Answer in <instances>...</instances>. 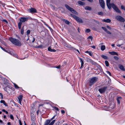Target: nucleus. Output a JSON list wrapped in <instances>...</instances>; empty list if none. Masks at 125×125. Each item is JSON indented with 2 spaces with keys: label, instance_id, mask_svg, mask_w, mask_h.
I'll list each match as a JSON object with an SVG mask.
<instances>
[{
  "label": "nucleus",
  "instance_id": "f257e3e1",
  "mask_svg": "<svg viewBox=\"0 0 125 125\" xmlns=\"http://www.w3.org/2000/svg\"><path fill=\"white\" fill-rule=\"evenodd\" d=\"M9 40L12 43L16 46H20L21 45V42L18 39L12 38H10Z\"/></svg>",
  "mask_w": 125,
  "mask_h": 125
},
{
  "label": "nucleus",
  "instance_id": "f03ea898",
  "mask_svg": "<svg viewBox=\"0 0 125 125\" xmlns=\"http://www.w3.org/2000/svg\"><path fill=\"white\" fill-rule=\"evenodd\" d=\"M28 19V18L25 17H21L19 19L20 22L18 24V26L19 29H20L21 28L22 23H23L27 21Z\"/></svg>",
  "mask_w": 125,
  "mask_h": 125
},
{
  "label": "nucleus",
  "instance_id": "7ed1b4c3",
  "mask_svg": "<svg viewBox=\"0 0 125 125\" xmlns=\"http://www.w3.org/2000/svg\"><path fill=\"white\" fill-rule=\"evenodd\" d=\"M98 80V78L96 77H94L91 78L89 79V85L91 86L94 83L96 82Z\"/></svg>",
  "mask_w": 125,
  "mask_h": 125
},
{
  "label": "nucleus",
  "instance_id": "20e7f679",
  "mask_svg": "<svg viewBox=\"0 0 125 125\" xmlns=\"http://www.w3.org/2000/svg\"><path fill=\"white\" fill-rule=\"evenodd\" d=\"M65 6L67 9L72 13L74 14H77V12L74 9L71 8L67 4H65Z\"/></svg>",
  "mask_w": 125,
  "mask_h": 125
},
{
  "label": "nucleus",
  "instance_id": "39448f33",
  "mask_svg": "<svg viewBox=\"0 0 125 125\" xmlns=\"http://www.w3.org/2000/svg\"><path fill=\"white\" fill-rule=\"evenodd\" d=\"M4 89L5 91L7 92L8 93H11L13 89V88L11 86H10L8 85H7V86Z\"/></svg>",
  "mask_w": 125,
  "mask_h": 125
},
{
  "label": "nucleus",
  "instance_id": "423d86ee",
  "mask_svg": "<svg viewBox=\"0 0 125 125\" xmlns=\"http://www.w3.org/2000/svg\"><path fill=\"white\" fill-rule=\"evenodd\" d=\"M112 5L113 6L112 8L116 12L120 13H121V11L114 3H113Z\"/></svg>",
  "mask_w": 125,
  "mask_h": 125
},
{
  "label": "nucleus",
  "instance_id": "0eeeda50",
  "mask_svg": "<svg viewBox=\"0 0 125 125\" xmlns=\"http://www.w3.org/2000/svg\"><path fill=\"white\" fill-rule=\"evenodd\" d=\"M107 88V87L104 86L98 89V91L101 94L104 93Z\"/></svg>",
  "mask_w": 125,
  "mask_h": 125
},
{
  "label": "nucleus",
  "instance_id": "6e6552de",
  "mask_svg": "<svg viewBox=\"0 0 125 125\" xmlns=\"http://www.w3.org/2000/svg\"><path fill=\"white\" fill-rule=\"evenodd\" d=\"M115 19L121 22H124L125 21L124 19L121 16H116Z\"/></svg>",
  "mask_w": 125,
  "mask_h": 125
},
{
  "label": "nucleus",
  "instance_id": "1a4fd4ad",
  "mask_svg": "<svg viewBox=\"0 0 125 125\" xmlns=\"http://www.w3.org/2000/svg\"><path fill=\"white\" fill-rule=\"evenodd\" d=\"M99 3L102 8L104 9L105 8V3L103 0H99Z\"/></svg>",
  "mask_w": 125,
  "mask_h": 125
},
{
  "label": "nucleus",
  "instance_id": "9d476101",
  "mask_svg": "<svg viewBox=\"0 0 125 125\" xmlns=\"http://www.w3.org/2000/svg\"><path fill=\"white\" fill-rule=\"evenodd\" d=\"M28 10L31 13H34L37 12L36 9L34 8H31L29 9Z\"/></svg>",
  "mask_w": 125,
  "mask_h": 125
},
{
  "label": "nucleus",
  "instance_id": "9b49d317",
  "mask_svg": "<svg viewBox=\"0 0 125 125\" xmlns=\"http://www.w3.org/2000/svg\"><path fill=\"white\" fill-rule=\"evenodd\" d=\"M106 1V5L107 7L109 9H110L111 8V7L112 6V7H113L112 4L113 3H112L111 4L110 3V1Z\"/></svg>",
  "mask_w": 125,
  "mask_h": 125
},
{
  "label": "nucleus",
  "instance_id": "f8f14e48",
  "mask_svg": "<svg viewBox=\"0 0 125 125\" xmlns=\"http://www.w3.org/2000/svg\"><path fill=\"white\" fill-rule=\"evenodd\" d=\"M102 28L107 34H111V33L109 31H108L107 29L105 27H102Z\"/></svg>",
  "mask_w": 125,
  "mask_h": 125
},
{
  "label": "nucleus",
  "instance_id": "ddd939ff",
  "mask_svg": "<svg viewBox=\"0 0 125 125\" xmlns=\"http://www.w3.org/2000/svg\"><path fill=\"white\" fill-rule=\"evenodd\" d=\"M71 15L76 21H77V22H78V17H77L75 15L72 14H71Z\"/></svg>",
  "mask_w": 125,
  "mask_h": 125
},
{
  "label": "nucleus",
  "instance_id": "4468645a",
  "mask_svg": "<svg viewBox=\"0 0 125 125\" xmlns=\"http://www.w3.org/2000/svg\"><path fill=\"white\" fill-rule=\"evenodd\" d=\"M22 96H23L22 95H19L18 97V99L19 101V103L21 104V102L22 100Z\"/></svg>",
  "mask_w": 125,
  "mask_h": 125
},
{
  "label": "nucleus",
  "instance_id": "2eb2a0df",
  "mask_svg": "<svg viewBox=\"0 0 125 125\" xmlns=\"http://www.w3.org/2000/svg\"><path fill=\"white\" fill-rule=\"evenodd\" d=\"M102 21L106 23H110L111 21V20L109 19H104L102 20Z\"/></svg>",
  "mask_w": 125,
  "mask_h": 125
},
{
  "label": "nucleus",
  "instance_id": "dca6fc26",
  "mask_svg": "<svg viewBox=\"0 0 125 125\" xmlns=\"http://www.w3.org/2000/svg\"><path fill=\"white\" fill-rule=\"evenodd\" d=\"M109 53L110 54H111L112 55H118V54L117 53L114 51L111 52H109Z\"/></svg>",
  "mask_w": 125,
  "mask_h": 125
},
{
  "label": "nucleus",
  "instance_id": "f3484780",
  "mask_svg": "<svg viewBox=\"0 0 125 125\" xmlns=\"http://www.w3.org/2000/svg\"><path fill=\"white\" fill-rule=\"evenodd\" d=\"M91 63L92 64V65H95L97 66L98 65V64L96 63V62L94 61L93 60H92L91 62Z\"/></svg>",
  "mask_w": 125,
  "mask_h": 125
},
{
  "label": "nucleus",
  "instance_id": "a211bd4d",
  "mask_svg": "<svg viewBox=\"0 0 125 125\" xmlns=\"http://www.w3.org/2000/svg\"><path fill=\"white\" fill-rule=\"evenodd\" d=\"M79 59H80V62H81V66L80 68V69L82 67L84 64L83 61L82 59L81 58H79Z\"/></svg>",
  "mask_w": 125,
  "mask_h": 125
},
{
  "label": "nucleus",
  "instance_id": "6ab92c4d",
  "mask_svg": "<svg viewBox=\"0 0 125 125\" xmlns=\"http://www.w3.org/2000/svg\"><path fill=\"white\" fill-rule=\"evenodd\" d=\"M86 10H92V8L89 6H86L84 8Z\"/></svg>",
  "mask_w": 125,
  "mask_h": 125
},
{
  "label": "nucleus",
  "instance_id": "aec40b11",
  "mask_svg": "<svg viewBox=\"0 0 125 125\" xmlns=\"http://www.w3.org/2000/svg\"><path fill=\"white\" fill-rule=\"evenodd\" d=\"M50 120H46L44 123V125H48L49 124L50 122Z\"/></svg>",
  "mask_w": 125,
  "mask_h": 125
},
{
  "label": "nucleus",
  "instance_id": "412c9836",
  "mask_svg": "<svg viewBox=\"0 0 125 125\" xmlns=\"http://www.w3.org/2000/svg\"><path fill=\"white\" fill-rule=\"evenodd\" d=\"M48 50L49 51L52 52H55L56 51L55 50L51 49L50 47L48 48Z\"/></svg>",
  "mask_w": 125,
  "mask_h": 125
},
{
  "label": "nucleus",
  "instance_id": "4be33fe9",
  "mask_svg": "<svg viewBox=\"0 0 125 125\" xmlns=\"http://www.w3.org/2000/svg\"><path fill=\"white\" fill-rule=\"evenodd\" d=\"M0 102L1 103H3L5 106H8L7 104L5 103V101L4 100H1L0 101Z\"/></svg>",
  "mask_w": 125,
  "mask_h": 125
},
{
  "label": "nucleus",
  "instance_id": "5701e85b",
  "mask_svg": "<svg viewBox=\"0 0 125 125\" xmlns=\"http://www.w3.org/2000/svg\"><path fill=\"white\" fill-rule=\"evenodd\" d=\"M122 98L121 97H119L117 98V103L119 104H120V99H121Z\"/></svg>",
  "mask_w": 125,
  "mask_h": 125
},
{
  "label": "nucleus",
  "instance_id": "b1692460",
  "mask_svg": "<svg viewBox=\"0 0 125 125\" xmlns=\"http://www.w3.org/2000/svg\"><path fill=\"white\" fill-rule=\"evenodd\" d=\"M119 66L120 69L121 70L124 71L125 70L124 69V67L123 65H119Z\"/></svg>",
  "mask_w": 125,
  "mask_h": 125
},
{
  "label": "nucleus",
  "instance_id": "393cba45",
  "mask_svg": "<svg viewBox=\"0 0 125 125\" xmlns=\"http://www.w3.org/2000/svg\"><path fill=\"white\" fill-rule=\"evenodd\" d=\"M79 4L82 6H83L85 5V4L84 2H82L81 1H79Z\"/></svg>",
  "mask_w": 125,
  "mask_h": 125
},
{
  "label": "nucleus",
  "instance_id": "a878e982",
  "mask_svg": "<svg viewBox=\"0 0 125 125\" xmlns=\"http://www.w3.org/2000/svg\"><path fill=\"white\" fill-rule=\"evenodd\" d=\"M92 60L91 59L89 58H87L86 59V61L88 62H90V63Z\"/></svg>",
  "mask_w": 125,
  "mask_h": 125
},
{
  "label": "nucleus",
  "instance_id": "bb28decb",
  "mask_svg": "<svg viewBox=\"0 0 125 125\" xmlns=\"http://www.w3.org/2000/svg\"><path fill=\"white\" fill-rule=\"evenodd\" d=\"M24 26H23L22 27L21 31V33L22 34H24Z\"/></svg>",
  "mask_w": 125,
  "mask_h": 125
},
{
  "label": "nucleus",
  "instance_id": "cd10ccee",
  "mask_svg": "<svg viewBox=\"0 0 125 125\" xmlns=\"http://www.w3.org/2000/svg\"><path fill=\"white\" fill-rule=\"evenodd\" d=\"M63 21H65V23L67 24H69L70 23V22L67 20H66L65 19H63Z\"/></svg>",
  "mask_w": 125,
  "mask_h": 125
},
{
  "label": "nucleus",
  "instance_id": "c85d7f7f",
  "mask_svg": "<svg viewBox=\"0 0 125 125\" xmlns=\"http://www.w3.org/2000/svg\"><path fill=\"white\" fill-rule=\"evenodd\" d=\"M101 57L102 58H104V59H108L107 57L105 55H101Z\"/></svg>",
  "mask_w": 125,
  "mask_h": 125
},
{
  "label": "nucleus",
  "instance_id": "c756f323",
  "mask_svg": "<svg viewBox=\"0 0 125 125\" xmlns=\"http://www.w3.org/2000/svg\"><path fill=\"white\" fill-rule=\"evenodd\" d=\"M105 49V46L104 45H102L101 46V49L102 51L104 50Z\"/></svg>",
  "mask_w": 125,
  "mask_h": 125
},
{
  "label": "nucleus",
  "instance_id": "7c9ffc66",
  "mask_svg": "<svg viewBox=\"0 0 125 125\" xmlns=\"http://www.w3.org/2000/svg\"><path fill=\"white\" fill-rule=\"evenodd\" d=\"M25 39L27 41L29 39V37L28 35H25Z\"/></svg>",
  "mask_w": 125,
  "mask_h": 125
},
{
  "label": "nucleus",
  "instance_id": "2f4dec72",
  "mask_svg": "<svg viewBox=\"0 0 125 125\" xmlns=\"http://www.w3.org/2000/svg\"><path fill=\"white\" fill-rule=\"evenodd\" d=\"M105 62L106 66H108L109 64L108 62L107 61H105Z\"/></svg>",
  "mask_w": 125,
  "mask_h": 125
},
{
  "label": "nucleus",
  "instance_id": "473e14b6",
  "mask_svg": "<svg viewBox=\"0 0 125 125\" xmlns=\"http://www.w3.org/2000/svg\"><path fill=\"white\" fill-rule=\"evenodd\" d=\"M92 21L93 22H95L96 23L98 24H99V22L97 21L96 20H94V19H93L92 20Z\"/></svg>",
  "mask_w": 125,
  "mask_h": 125
},
{
  "label": "nucleus",
  "instance_id": "72a5a7b5",
  "mask_svg": "<svg viewBox=\"0 0 125 125\" xmlns=\"http://www.w3.org/2000/svg\"><path fill=\"white\" fill-rule=\"evenodd\" d=\"M55 120H53L52 122L49 124L50 125H53L55 123Z\"/></svg>",
  "mask_w": 125,
  "mask_h": 125
},
{
  "label": "nucleus",
  "instance_id": "f704fd0d",
  "mask_svg": "<svg viewBox=\"0 0 125 125\" xmlns=\"http://www.w3.org/2000/svg\"><path fill=\"white\" fill-rule=\"evenodd\" d=\"M79 22L82 23L83 22V21L82 19L79 18Z\"/></svg>",
  "mask_w": 125,
  "mask_h": 125
},
{
  "label": "nucleus",
  "instance_id": "c9c22d12",
  "mask_svg": "<svg viewBox=\"0 0 125 125\" xmlns=\"http://www.w3.org/2000/svg\"><path fill=\"white\" fill-rule=\"evenodd\" d=\"M121 9L125 11V6H124L123 5H122L121 6Z\"/></svg>",
  "mask_w": 125,
  "mask_h": 125
},
{
  "label": "nucleus",
  "instance_id": "e433bc0d",
  "mask_svg": "<svg viewBox=\"0 0 125 125\" xmlns=\"http://www.w3.org/2000/svg\"><path fill=\"white\" fill-rule=\"evenodd\" d=\"M30 31L29 30H28L27 31V35H29L30 34Z\"/></svg>",
  "mask_w": 125,
  "mask_h": 125
},
{
  "label": "nucleus",
  "instance_id": "4c0bfd02",
  "mask_svg": "<svg viewBox=\"0 0 125 125\" xmlns=\"http://www.w3.org/2000/svg\"><path fill=\"white\" fill-rule=\"evenodd\" d=\"M98 14L99 15H102L103 14V13L102 12H98Z\"/></svg>",
  "mask_w": 125,
  "mask_h": 125
},
{
  "label": "nucleus",
  "instance_id": "58836bf2",
  "mask_svg": "<svg viewBox=\"0 0 125 125\" xmlns=\"http://www.w3.org/2000/svg\"><path fill=\"white\" fill-rule=\"evenodd\" d=\"M90 31V30L89 29H87L85 31V32L87 33H88Z\"/></svg>",
  "mask_w": 125,
  "mask_h": 125
},
{
  "label": "nucleus",
  "instance_id": "ea45409f",
  "mask_svg": "<svg viewBox=\"0 0 125 125\" xmlns=\"http://www.w3.org/2000/svg\"><path fill=\"white\" fill-rule=\"evenodd\" d=\"M14 87L16 88H19V87L15 83H14Z\"/></svg>",
  "mask_w": 125,
  "mask_h": 125
},
{
  "label": "nucleus",
  "instance_id": "a19ab883",
  "mask_svg": "<svg viewBox=\"0 0 125 125\" xmlns=\"http://www.w3.org/2000/svg\"><path fill=\"white\" fill-rule=\"evenodd\" d=\"M37 48H43V46L42 45H40L38 46L37 47Z\"/></svg>",
  "mask_w": 125,
  "mask_h": 125
},
{
  "label": "nucleus",
  "instance_id": "79ce46f5",
  "mask_svg": "<svg viewBox=\"0 0 125 125\" xmlns=\"http://www.w3.org/2000/svg\"><path fill=\"white\" fill-rule=\"evenodd\" d=\"M88 39H91V41H92V40H93V37L91 36H89V37H88Z\"/></svg>",
  "mask_w": 125,
  "mask_h": 125
},
{
  "label": "nucleus",
  "instance_id": "37998d69",
  "mask_svg": "<svg viewBox=\"0 0 125 125\" xmlns=\"http://www.w3.org/2000/svg\"><path fill=\"white\" fill-rule=\"evenodd\" d=\"M10 118L12 120L14 119V117L12 115H10Z\"/></svg>",
  "mask_w": 125,
  "mask_h": 125
},
{
  "label": "nucleus",
  "instance_id": "c03bdc74",
  "mask_svg": "<svg viewBox=\"0 0 125 125\" xmlns=\"http://www.w3.org/2000/svg\"><path fill=\"white\" fill-rule=\"evenodd\" d=\"M106 72L107 73L109 74L110 76H111V73L109 71H106Z\"/></svg>",
  "mask_w": 125,
  "mask_h": 125
},
{
  "label": "nucleus",
  "instance_id": "a18cd8bd",
  "mask_svg": "<svg viewBox=\"0 0 125 125\" xmlns=\"http://www.w3.org/2000/svg\"><path fill=\"white\" fill-rule=\"evenodd\" d=\"M114 58L115 60H118L119 58L118 57L116 56H115L114 57Z\"/></svg>",
  "mask_w": 125,
  "mask_h": 125
},
{
  "label": "nucleus",
  "instance_id": "49530a36",
  "mask_svg": "<svg viewBox=\"0 0 125 125\" xmlns=\"http://www.w3.org/2000/svg\"><path fill=\"white\" fill-rule=\"evenodd\" d=\"M88 53L91 56H92L93 53L89 51V52Z\"/></svg>",
  "mask_w": 125,
  "mask_h": 125
},
{
  "label": "nucleus",
  "instance_id": "de8ad7c7",
  "mask_svg": "<svg viewBox=\"0 0 125 125\" xmlns=\"http://www.w3.org/2000/svg\"><path fill=\"white\" fill-rule=\"evenodd\" d=\"M0 96L1 97V99H3V95L1 93H0Z\"/></svg>",
  "mask_w": 125,
  "mask_h": 125
},
{
  "label": "nucleus",
  "instance_id": "09e8293b",
  "mask_svg": "<svg viewBox=\"0 0 125 125\" xmlns=\"http://www.w3.org/2000/svg\"><path fill=\"white\" fill-rule=\"evenodd\" d=\"M106 27L109 30H111V28L108 25Z\"/></svg>",
  "mask_w": 125,
  "mask_h": 125
},
{
  "label": "nucleus",
  "instance_id": "8fccbe9b",
  "mask_svg": "<svg viewBox=\"0 0 125 125\" xmlns=\"http://www.w3.org/2000/svg\"><path fill=\"white\" fill-rule=\"evenodd\" d=\"M54 108L57 111H59V109L57 107H54Z\"/></svg>",
  "mask_w": 125,
  "mask_h": 125
},
{
  "label": "nucleus",
  "instance_id": "3c124183",
  "mask_svg": "<svg viewBox=\"0 0 125 125\" xmlns=\"http://www.w3.org/2000/svg\"><path fill=\"white\" fill-rule=\"evenodd\" d=\"M0 48L2 50H3L4 51H5L6 52H7V51L4 48H3L2 47H1Z\"/></svg>",
  "mask_w": 125,
  "mask_h": 125
},
{
  "label": "nucleus",
  "instance_id": "603ef678",
  "mask_svg": "<svg viewBox=\"0 0 125 125\" xmlns=\"http://www.w3.org/2000/svg\"><path fill=\"white\" fill-rule=\"evenodd\" d=\"M61 113L62 114H64L65 113V111L64 110H62L61 111Z\"/></svg>",
  "mask_w": 125,
  "mask_h": 125
},
{
  "label": "nucleus",
  "instance_id": "864d4df0",
  "mask_svg": "<svg viewBox=\"0 0 125 125\" xmlns=\"http://www.w3.org/2000/svg\"><path fill=\"white\" fill-rule=\"evenodd\" d=\"M91 47L94 49H95V47L94 46H91Z\"/></svg>",
  "mask_w": 125,
  "mask_h": 125
},
{
  "label": "nucleus",
  "instance_id": "5fc2aeb1",
  "mask_svg": "<svg viewBox=\"0 0 125 125\" xmlns=\"http://www.w3.org/2000/svg\"><path fill=\"white\" fill-rule=\"evenodd\" d=\"M33 40L31 41L33 43L35 41V38H33Z\"/></svg>",
  "mask_w": 125,
  "mask_h": 125
},
{
  "label": "nucleus",
  "instance_id": "6e6d98bb",
  "mask_svg": "<svg viewBox=\"0 0 125 125\" xmlns=\"http://www.w3.org/2000/svg\"><path fill=\"white\" fill-rule=\"evenodd\" d=\"M55 115H54L51 119L50 120V121L51 120H52V119H54L55 117Z\"/></svg>",
  "mask_w": 125,
  "mask_h": 125
},
{
  "label": "nucleus",
  "instance_id": "4d7b16f0",
  "mask_svg": "<svg viewBox=\"0 0 125 125\" xmlns=\"http://www.w3.org/2000/svg\"><path fill=\"white\" fill-rule=\"evenodd\" d=\"M19 123H20V125H22V123L21 122L20 120H19Z\"/></svg>",
  "mask_w": 125,
  "mask_h": 125
},
{
  "label": "nucleus",
  "instance_id": "13d9d810",
  "mask_svg": "<svg viewBox=\"0 0 125 125\" xmlns=\"http://www.w3.org/2000/svg\"><path fill=\"white\" fill-rule=\"evenodd\" d=\"M123 44H122L121 45L119 44V45H117V46L118 47H120L121 45H122Z\"/></svg>",
  "mask_w": 125,
  "mask_h": 125
},
{
  "label": "nucleus",
  "instance_id": "bf43d9fd",
  "mask_svg": "<svg viewBox=\"0 0 125 125\" xmlns=\"http://www.w3.org/2000/svg\"><path fill=\"white\" fill-rule=\"evenodd\" d=\"M3 21L4 22H6L7 23H8V22H7V21L6 20H3Z\"/></svg>",
  "mask_w": 125,
  "mask_h": 125
},
{
  "label": "nucleus",
  "instance_id": "052dcab7",
  "mask_svg": "<svg viewBox=\"0 0 125 125\" xmlns=\"http://www.w3.org/2000/svg\"><path fill=\"white\" fill-rule=\"evenodd\" d=\"M87 1L90 2H92L93 1V0H87Z\"/></svg>",
  "mask_w": 125,
  "mask_h": 125
},
{
  "label": "nucleus",
  "instance_id": "680f3d73",
  "mask_svg": "<svg viewBox=\"0 0 125 125\" xmlns=\"http://www.w3.org/2000/svg\"><path fill=\"white\" fill-rule=\"evenodd\" d=\"M56 68H60V66L59 65V66H57L56 67Z\"/></svg>",
  "mask_w": 125,
  "mask_h": 125
},
{
  "label": "nucleus",
  "instance_id": "e2e57ef3",
  "mask_svg": "<svg viewBox=\"0 0 125 125\" xmlns=\"http://www.w3.org/2000/svg\"><path fill=\"white\" fill-rule=\"evenodd\" d=\"M2 111H3V112H5L6 111V110H4V109H3L2 110Z\"/></svg>",
  "mask_w": 125,
  "mask_h": 125
},
{
  "label": "nucleus",
  "instance_id": "0e129e2a",
  "mask_svg": "<svg viewBox=\"0 0 125 125\" xmlns=\"http://www.w3.org/2000/svg\"><path fill=\"white\" fill-rule=\"evenodd\" d=\"M7 124L8 125H10V122H8L7 123Z\"/></svg>",
  "mask_w": 125,
  "mask_h": 125
},
{
  "label": "nucleus",
  "instance_id": "69168bd1",
  "mask_svg": "<svg viewBox=\"0 0 125 125\" xmlns=\"http://www.w3.org/2000/svg\"><path fill=\"white\" fill-rule=\"evenodd\" d=\"M17 36L18 39H20V40L21 39V38L19 36Z\"/></svg>",
  "mask_w": 125,
  "mask_h": 125
},
{
  "label": "nucleus",
  "instance_id": "338daca9",
  "mask_svg": "<svg viewBox=\"0 0 125 125\" xmlns=\"http://www.w3.org/2000/svg\"><path fill=\"white\" fill-rule=\"evenodd\" d=\"M111 46H113V47H115V44H113L111 45Z\"/></svg>",
  "mask_w": 125,
  "mask_h": 125
},
{
  "label": "nucleus",
  "instance_id": "774afa93",
  "mask_svg": "<svg viewBox=\"0 0 125 125\" xmlns=\"http://www.w3.org/2000/svg\"><path fill=\"white\" fill-rule=\"evenodd\" d=\"M6 116L5 115H4L3 116V118H6Z\"/></svg>",
  "mask_w": 125,
  "mask_h": 125
}]
</instances>
